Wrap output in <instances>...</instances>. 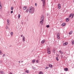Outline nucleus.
I'll use <instances>...</instances> for the list:
<instances>
[{
    "mask_svg": "<svg viewBox=\"0 0 74 74\" xmlns=\"http://www.w3.org/2000/svg\"><path fill=\"white\" fill-rule=\"evenodd\" d=\"M47 51L48 53L49 54H50V53H51L50 48L49 47L47 48Z\"/></svg>",
    "mask_w": 74,
    "mask_h": 74,
    "instance_id": "nucleus-2",
    "label": "nucleus"
},
{
    "mask_svg": "<svg viewBox=\"0 0 74 74\" xmlns=\"http://www.w3.org/2000/svg\"><path fill=\"white\" fill-rule=\"evenodd\" d=\"M68 44V43L66 42H65L63 44V45L65 46L67 45Z\"/></svg>",
    "mask_w": 74,
    "mask_h": 74,
    "instance_id": "nucleus-5",
    "label": "nucleus"
},
{
    "mask_svg": "<svg viewBox=\"0 0 74 74\" xmlns=\"http://www.w3.org/2000/svg\"><path fill=\"white\" fill-rule=\"evenodd\" d=\"M58 56H59V55H58Z\"/></svg>",
    "mask_w": 74,
    "mask_h": 74,
    "instance_id": "nucleus-46",
    "label": "nucleus"
},
{
    "mask_svg": "<svg viewBox=\"0 0 74 74\" xmlns=\"http://www.w3.org/2000/svg\"><path fill=\"white\" fill-rule=\"evenodd\" d=\"M49 66L50 67H51V68H52V67H53V66H52V65L51 64H49Z\"/></svg>",
    "mask_w": 74,
    "mask_h": 74,
    "instance_id": "nucleus-16",
    "label": "nucleus"
},
{
    "mask_svg": "<svg viewBox=\"0 0 74 74\" xmlns=\"http://www.w3.org/2000/svg\"><path fill=\"white\" fill-rule=\"evenodd\" d=\"M57 38L58 39L60 38V36H59V34L58 33H57Z\"/></svg>",
    "mask_w": 74,
    "mask_h": 74,
    "instance_id": "nucleus-6",
    "label": "nucleus"
},
{
    "mask_svg": "<svg viewBox=\"0 0 74 74\" xmlns=\"http://www.w3.org/2000/svg\"><path fill=\"white\" fill-rule=\"evenodd\" d=\"M43 22H44V21H40V23H41V25H43Z\"/></svg>",
    "mask_w": 74,
    "mask_h": 74,
    "instance_id": "nucleus-8",
    "label": "nucleus"
},
{
    "mask_svg": "<svg viewBox=\"0 0 74 74\" xmlns=\"http://www.w3.org/2000/svg\"><path fill=\"white\" fill-rule=\"evenodd\" d=\"M64 70H65L66 71H67L69 70V69L68 68H65L64 69Z\"/></svg>",
    "mask_w": 74,
    "mask_h": 74,
    "instance_id": "nucleus-7",
    "label": "nucleus"
},
{
    "mask_svg": "<svg viewBox=\"0 0 74 74\" xmlns=\"http://www.w3.org/2000/svg\"><path fill=\"white\" fill-rule=\"evenodd\" d=\"M41 21H44V17L43 16H41L40 18Z\"/></svg>",
    "mask_w": 74,
    "mask_h": 74,
    "instance_id": "nucleus-4",
    "label": "nucleus"
},
{
    "mask_svg": "<svg viewBox=\"0 0 74 74\" xmlns=\"http://www.w3.org/2000/svg\"><path fill=\"white\" fill-rule=\"evenodd\" d=\"M27 8V7L26 6H24V7H23V9L24 10H26V9Z\"/></svg>",
    "mask_w": 74,
    "mask_h": 74,
    "instance_id": "nucleus-14",
    "label": "nucleus"
},
{
    "mask_svg": "<svg viewBox=\"0 0 74 74\" xmlns=\"http://www.w3.org/2000/svg\"><path fill=\"white\" fill-rule=\"evenodd\" d=\"M11 14H12V13H13V11H11Z\"/></svg>",
    "mask_w": 74,
    "mask_h": 74,
    "instance_id": "nucleus-34",
    "label": "nucleus"
},
{
    "mask_svg": "<svg viewBox=\"0 0 74 74\" xmlns=\"http://www.w3.org/2000/svg\"><path fill=\"white\" fill-rule=\"evenodd\" d=\"M69 34H72V31H70L69 33Z\"/></svg>",
    "mask_w": 74,
    "mask_h": 74,
    "instance_id": "nucleus-25",
    "label": "nucleus"
},
{
    "mask_svg": "<svg viewBox=\"0 0 74 74\" xmlns=\"http://www.w3.org/2000/svg\"><path fill=\"white\" fill-rule=\"evenodd\" d=\"M20 16H21V15H20V14H19L18 15V19H19L20 18Z\"/></svg>",
    "mask_w": 74,
    "mask_h": 74,
    "instance_id": "nucleus-22",
    "label": "nucleus"
},
{
    "mask_svg": "<svg viewBox=\"0 0 74 74\" xmlns=\"http://www.w3.org/2000/svg\"><path fill=\"white\" fill-rule=\"evenodd\" d=\"M56 50L55 49H53V53H55V51Z\"/></svg>",
    "mask_w": 74,
    "mask_h": 74,
    "instance_id": "nucleus-23",
    "label": "nucleus"
},
{
    "mask_svg": "<svg viewBox=\"0 0 74 74\" xmlns=\"http://www.w3.org/2000/svg\"><path fill=\"white\" fill-rule=\"evenodd\" d=\"M35 5L36 6V7H37V3H35Z\"/></svg>",
    "mask_w": 74,
    "mask_h": 74,
    "instance_id": "nucleus-35",
    "label": "nucleus"
},
{
    "mask_svg": "<svg viewBox=\"0 0 74 74\" xmlns=\"http://www.w3.org/2000/svg\"><path fill=\"white\" fill-rule=\"evenodd\" d=\"M43 5H42V7H43L44 8L45 7V0H44L43 1Z\"/></svg>",
    "mask_w": 74,
    "mask_h": 74,
    "instance_id": "nucleus-3",
    "label": "nucleus"
},
{
    "mask_svg": "<svg viewBox=\"0 0 74 74\" xmlns=\"http://www.w3.org/2000/svg\"><path fill=\"white\" fill-rule=\"evenodd\" d=\"M73 17H74V15H73L72 16V17H71V18H73Z\"/></svg>",
    "mask_w": 74,
    "mask_h": 74,
    "instance_id": "nucleus-38",
    "label": "nucleus"
},
{
    "mask_svg": "<svg viewBox=\"0 0 74 74\" xmlns=\"http://www.w3.org/2000/svg\"><path fill=\"white\" fill-rule=\"evenodd\" d=\"M36 62L37 63H38V60H37Z\"/></svg>",
    "mask_w": 74,
    "mask_h": 74,
    "instance_id": "nucleus-37",
    "label": "nucleus"
},
{
    "mask_svg": "<svg viewBox=\"0 0 74 74\" xmlns=\"http://www.w3.org/2000/svg\"><path fill=\"white\" fill-rule=\"evenodd\" d=\"M29 12V10L27 9L26 11V12Z\"/></svg>",
    "mask_w": 74,
    "mask_h": 74,
    "instance_id": "nucleus-31",
    "label": "nucleus"
},
{
    "mask_svg": "<svg viewBox=\"0 0 74 74\" xmlns=\"http://www.w3.org/2000/svg\"><path fill=\"white\" fill-rule=\"evenodd\" d=\"M61 56V57H62L63 56Z\"/></svg>",
    "mask_w": 74,
    "mask_h": 74,
    "instance_id": "nucleus-43",
    "label": "nucleus"
},
{
    "mask_svg": "<svg viewBox=\"0 0 74 74\" xmlns=\"http://www.w3.org/2000/svg\"><path fill=\"white\" fill-rule=\"evenodd\" d=\"M69 18H66V22H69Z\"/></svg>",
    "mask_w": 74,
    "mask_h": 74,
    "instance_id": "nucleus-15",
    "label": "nucleus"
},
{
    "mask_svg": "<svg viewBox=\"0 0 74 74\" xmlns=\"http://www.w3.org/2000/svg\"><path fill=\"white\" fill-rule=\"evenodd\" d=\"M41 0V1H43V0Z\"/></svg>",
    "mask_w": 74,
    "mask_h": 74,
    "instance_id": "nucleus-45",
    "label": "nucleus"
},
{
    "mask_svg": "<svg viewBox=\"0 0 74 74\" xmlns=\"http://www.w3.org/2000/svg\"><path fill=\"white\" fill-rule=\"evenodd\" d=\"M0 72L1 73V74H3V71H1Z\"/></svg>",
    "mask_w": 74,
    "mask_h": 74,
    "instance_id": "nucleus-33",
    "label": "nucleus"
},
{
    "mask_svg": "<svg viewBox=\"0 0 74 74\" xmlns=\"http://www.w3.org/2000/svg\"><path fill=\"white\" fill-rule=\"evenodd\" d=\"M7 24L8 25H10V20L8 19L7 20Z\"/></svg>",
    "mask_w": 74,
    "mask_h": 74,
    "instance_id": "nucleus-9",
    "label": "nucleus"
},
{
    "mask_svg": "<svg viewBox=\"0 0 74 74\" xmlns=\"http://www.w3.org/2000/svg\"><path fill=\"white\" fill-rule=\"evenodd\" d=\"M59 52V53H60L61 54V55H62V54H63V52L61 51L60 50Z\"/></svg>",
    "mask_w": 74,
    "mask_h": 74,
    "instance_id": "nucleus-13",
    "label": "nucleus"
},
{
    "mask_svg": "<svg viewBox=\"0 0 74 74\" xmlns=\"http://www.w3.org/2000/svg\"><path fill=\"white\" fill-rule=\"evenodd\" d=\"M72 14H70L69 16V18H71V16H72Z\"/></svg>",
    "mask_w": 74,
    "mask_h": 74,
    "instance_id": "nucleus-20",
    "label": "nucleus"
},
{
    "mask_svg": "<svg viewBox=\"0 0 74 74\" xmlns=\"http://www.w3.org/2000/svg\"><path fill=\"white\" fill-rule=\"evenodd\" d=\"M58 8L59 9H60V4H59L58 5Z\"/></svg>",
    "mask_w": 74,
    "mask_h": 74,
    "instance_id": "nucleus-17",
    "label": "nucleus"
},
{
    "mask_svg": "<svg viewBox=\"0 0 74 74\" xmlns=\"http://www.w3.org/2000/svg\"><path fill=\"white\" fill-rule=\"evenodd\" d=\"M36 62V60H32V62L33 63H34V62Z\"/></svg>",
    "mask_w": 74,
    "mask_h": 74,
    "instance_id": "nucleus-19",
    "label": "nucleus"
},
{
    "mask_svg": "<svg viewBox=\"0 0 74 74\" xmlns=\"http://www.w3.org/2000/svg\"><path fill=\"white\" fill-rule=\"evenodd\" d=\"M6 29H8V26H6Z\"/></svg>",
    "mask_w": 74,
    "mask_h": 74,
    "instance_id": "nucleus-27",
    "label": "nucleus"
},
{
    "mask_svg": "<svg viewBox=\"0 0 74 74\" xmlns=\"http://www.w3.org/2000/svg\"><path fill=\"white\" fill-rule=\"evenodd\" d=\"M0 54H1V51L0 50Z\"/></svg>",
    "mask_w": 74,
    "mask_h": 74,
    "instance_id": "nucleus-36",
    "label": "nucleus"
},
{
    "mask_svg": "<svg viewBox=\"0 0 74 74\" xmlns=\"http://www.w3.org/2000/svg\"><path fill=\"white\" fill-rule=\"evenodd\" d=\"M72 45H74V40H73V41H72Z\"/></svg>",
    "mask_w": 74,
    "mask_h": 74,
    "instance_id": "nucleus-21",
    "label": "nucleus"
},
{
    "mask_svg": "<svg viewBox=\"0 0 74 74\" xmlns=\"http://www.w3.org/2000/svg\"><path fill=\"white\" fill-rule=\"evenodd\" d=\"M11 35H13V32H12L11 33Z\"/></svg>",
    "mask_w": 74,
    "mask_h": 74,
    "instance_id": "nucleus-32",
    "label": "nucleus"
},
{
    "mask_svg": "<svg viewBox=\"0 0 74 74\" xmlns=\"http://www.w3.org/2000/svg\"><path fill=\"white\" fill-rule=\"evenodd\" d=\"M5 54H4L3 55V56H5Z\"/></svg>",
    "mask_w": 74,
    "mask_h": 74,
    "instance_id": "nucleus-39",
    "label": "nucleus"
},
{
    "mask_svg": "<svg viewBox=\"0 0 74 74\" xmlns=\"http://www.w3.org/2000/svg\"><path fill=\"white\" fill-rule=\"evenodd\" d=\"M10 74H13L12 73H10Z\"/></svg>",
    "mask_w": 74,
    "mask_h": 74,
    "instance_id": "nucleus-42",
    "label": "nucleus"
},
{
    "mask_svg": "<svg viewBox=\"0 0 74 74\" xmlns=\"http://www.w3.org/2000/svg\"><path fill=\"white\" fill-rule=\"evenodd\" d=\"M18 62H19V63H21V61H19Z\"/></svg>",
    "mask_w": 74,
    "mask_h": 74,
    "instance_id": "nucleus-41",
    "label": "nucleus"
},
{
    "mask_svg": "<svg viewBox=\"0 0 74 74\" xmlns=\"http://www.w3.org/2000/svg\"><path fill=\"white\" fill-rule=\"evenodd\" d=\"M25 41V36H23V41L24 42Z\"/></svg>",
    "mask_w": 74,
    "mask_h": 74,
    "instance_id": "nucleus-10",
    "label": "nucleus"
},
{
    "mask_svg": "<svg viewBox=\"0 0 74 74\" xmlns=\"http://www.w3.org/2000/svg\"><path fill=\"white\" fill-rule=\"evenodd\" d=\"M46 27H48V28H49V25H47L46 26Z\"/></svg>",
    "mask_w": 74,
    "mask_h": 74,
    "instance_id": "nucleus-28",
    "label": "nucleus"
},
{
    "mask_svg": "<svg viewBox=\"0 0 74 74\" xmlns=\"http://www.w3.org/2000/svg\"><path fill=\"white\" fill-rule=\"evenodd\" d=\"M1 8V2L0 1V9Z\"/></svg>",
    "mask_w": 74,
    "mask_h": 74,
    "instance_id": "nucleus-26",
    "label": "nucleus"
},
{
    "mask_svg": "<svg viewBox=\"0 0 74 74\" xmlns=\"http://www.w3.org/2000/svg\"><path fill=\"white\" fill-rule=\"evenodd\" d=\"M29 11L30 13H32V14H33L34 12V8L33 7H31L29 8Z\"/></svg>",
    "mask_w": 74,
    "mask_h": 74,
    "instance_id": "nucleus-1",
    "label": "nucleus"
},
{
    "mask_svg": "<svg viewBox=\"0 0 74 74\" xmlns=\"http://www.w3.org/2000/svg\"><path fill=\"white\" fill-rule=\"evenodd\" d=\"M65 25H66V23H62L61 25L62 26H64Z\"/></svg>",
    "mask_w": 74,
    "mask_h": 74,
    "instance_id": "nucleus-11",
    "label": "nucleus"
},
{
    "mask_svg": "<svg viewBox=\"0 0 74 74\" xmlns=\"http://www.w3.org/2000/svg\"><path fill=\"white\" fill-rule=\"evenodd\" d=\"M45 40H42L41 41V43L42 44H44L45 42Z\"/></svg>",
    "mask_w": 74,
    "mask_h": 74,
    "instance_id": "nucleus-12",
    "label": "nucleus"
},
{
    "mask_svg": "<svg viewBox=\"0 0 74 74\" xmlns=\"http://www.w3.org/2000/svg\"><path fill=\"white\" fill-rule=\"evenodd\" d=\"M21 37H23V35H21Z\"/></svg>",
    "mask_w": 74,
    "mask_h": 74,
    "instance_id": "nucleus-40",
    "label": "nucleus"
},
{
    "mask_svg": "<svg viewBox=\"0 0 74 74\" xmlns=\"http://www.w3.org/2000/svg\"><path fill=\"white\" fill-rule=\"evenodd\" d=\"M25 72L27 73H30L29 70H26Z\"/></svg>",
    "mask_w": 74,
    "mask_h": 74,
    "instance_id": "nucleus-18",
    "label": "nucleus"
},
{
    "mask_svg": "<svg viewBox=\"0 0 74 74\" xmlns=\"http://www.w3.org/2000/svg\"><path fill=\"white\" fill-rule=\"evenodd\" d=\"M49 69V67H46L45 68V69L47 70V69Z\"/></svg>",
    "mask_w": 74,
    "mask_h": 74,
    "instance_id": "nucleus-30",
    "label": "nucleus"
},
{
    "mask_svg": "<svg viewBox=\"0 0 74 74\" xmlns=\"http://www.w3.org/2000/svg\"><path fill=\"white\" fill-rule=\"evenodd\" d=\"M56 60H57V61H58L59 60V58H58V57H56Z\"/></svg>",
    "mask_w": 74,
    "mask_h": 74,
    "instance_id": "nucleus-24",
    "label": "nucleus"
},
{
    "mask_svg": "<svg viewBox=\"0 0 74 74\" xmlns=\"http://www.w3.org/2000/svg\"><path fill=\"white\" fill-rule=\"evenodd\" d=\"M13 8H14L13 7H11V10H13Z\"/></svg>",
    "mask_w": 74,
    "mask_h": 74,
    "instance_id": "nucleus-29",
    "label": "nucleus"
},
{
    "mask_svg": "<svg viewBox=\"0 0 74 74\" xmlns=\"http://www.w3.org/2000/svg\"><path fill=\"white\" fill-rule=\"evenodd\" d=\"M21 62H23V61H21Z\"/></svg>",
    "mask_w": 74,
    "mask_h": 74,
    "instance_id": "nucleus-44",
    "label": "nucleus"
}]
</instances>
